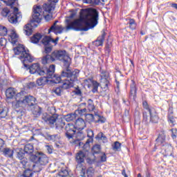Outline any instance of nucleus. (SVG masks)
<instances>
[{"mask_svg": "<svg viewBox=\"0 0 177 177\" xmlns=\"http://www.w3.org/2000/svg\"><path fill=\"white\" fill-rule=\"evenodd\" d=\"M58 175L60 177H67L68 176V171L64 169H62L61 171L58 173Z\"/></svg>", "mask_w": 177, "mask_h": 177, "instance_id": "ea45409f", "label": "nucleus"}, {"mask_svg": "<svg viewBox=\"0 0 177 177\" xmlns=\"http://www.w3.org/2000/svg\"><path fill=\"white\" fill-rule=\"evenodd\" d=\"M19 39V36L16 33V31L11 30L10 34L9 41H10L11 44H16Z\"/></svg>", "mask_w": 177, "mask_h": 177, "instance_id": "5701e85b", "label": "nucleus"}, {"mask_svg": "<svg viewBox=\"0 0 177 177\" xmlns=\"http://www.w3.org/2000/svg\"><path fill=\"white\" fill-rule=\"evenodd\" d=\"M48 82V75L46 77H43L37 79V84L39 86H42V85H45Z\"/></svg>", "mask_w": 177, "mask_h": 177, "instance_id": "c85d7f7f", "label": "nucleus"}, {"mask_svg": "<svg viewBox=\"0 0 177 177\" xmlns=\"http://www.w3.org/2000/svg\"><path fill=\"white\" fill-rule=\"evenodd\" d=\"M86 157V155L85 154V152L82 151H79L77 153H76V162L78 164H82V162H84L85 161V158Z\"/></svg>", "mask_w": 177, "mask_h": 177, "instance_id": "a211bd4d", "label": "nucleus"}, {"mask_svg": "<svg viewBox=\"0 0 177 177\" xmlns=\"http://www.w3.org/2000/svg\"><path fill=\"white\" fill-rule=\"evenodd\" d=\"M127 26H129L131 30H135V28H136V23L135 22V19H129V22L127 23Z\"/></svg>", "mask_w": 177, "mask_h": 177, "instance_id": "473e14b6", "label": "nucleus"}, {"mask_svg": "<svg viewBox=\"0 0 177 177\" xmlns=\"http://www.w3.org/2000/svg\"><path fill=\"white\" fill-rule=\"evenodd\" d=\"M55 65H50L49 66V68L46 69V75H47V78L51 79L53 80V82H55V84H59V82L61 81H63V80L62 78H63L64 77H60V76H56V75H55Z\"/></svg>", "mask_w": 177, "mask_h": 177, "instance_id": "9d476101", "label": "nucleus"}, {"mask_svg": "<svg viewBox=\"0 0 177 177\" xmlns=\"http://www.w3.org/2000/svg\"><path fill=\"white\" fill-rule=\"evenodd\" d=\"M171 138L173 139H176V136H177V129H171Z\"/></svg>", "mask_w": 177, "mask_h": 177, "instance_id": "3c124183", "label": "nucleus"}, {"mask_svg": "<svg viewBox=\"0 0 177 177\" xmlns=\"http://www.w3.org/2000/svg\"><path fill=\"white\" fill-rule=\"evenodd\" d=\"M142 106H143L144 109H145L146 110H148V111H149V110L151 109L149 108V104H147V102H146V101H144L142 102Z\"/></svg>", "mask_w": 177, "mask_h": 177, "instance_id": "4d7b16f0", "label": "nucleus"}, {"mask_svg": "<svg viewBox=\"0 0 177 177\" xmlns=\"http://www.w3.org/2000/svg\"><path fill=\"white\" fill-rule=\"evenodd\" d=\"M19 20H21V13L19 12V8L15 7L13 13L8 16V21L12 24H16Z\"/></svg>", "mask_w": 177, "mask_h": 177, "instance_id": "f8f14e48", "label": "nucleus"}, {"mask_svg": "<svg viewBox=\"0 0 177 177\" xmlns=\"http://www.w3.org/2000/svg\"><path fill=\"white\" fill-rule=\"evenodd\" d=\"M75 118H77V114L75 113H71L65 116V120L67 121V122H70V121H74Z\"/></svg>", "mask_w": 177, "mask_h": 177, "instance_id": "7c9ffc66", "label": "nucleus"}, {"mask_svg": "<svg viewBox=\"0 0 177 177\" xmlns=\"http://www.w3.org/2000/svg\"><path fill=\"white\" fill-rule=\"evenodd\" d=\"M78 114H80V115H85L86 114V109L85 108L82 109H79L77 111Z\"/></svg>", "mask_w": 177, "mask_h": 177, "instance_id": "864d4df0", "label": "nucleus"}, {"mask_svg": "<svg viewBox=\"0 0 177 177\" xmlns=\"http://www.w3.org/2000/svg\"><path fill=\"white\" fill-rule=\"evenodd\" d=\"M5 147V141L0 138V151H3V148Z\"/></svg>", "mask_w": 177, "mask_h": 177, "instance_id": "5fc2aeb1", "label": "nucleus"}, {"mask_svg": "<svg viewBox=\"0 0 177 177\" xmlns=\"http://www.w3.org/2000/svg\"><path fill=\"white\" fill-rule=\"evenodd\" d=\"M53 92L57 96H60L62 92H63V87H57L53 90Z\"/></svg>", "mask_w": 177, "mask_h": 177, "instance_id": "c03bdc74", "label": "nucleus"}, {"mask_svg": "<svg viewBox=\"0 0 177 177\" xmlns=\"http://www.w3.org/2000/svg\"><path fill=\"white\" fill-rule=\"evenodd\" d=\"M41 119L47 125L50 127V128H55L58 132H62V129H63L64 125H66V123L63 122V119L59 118V115L56 114L50 115L44 113L41 115Z\"/></svg>", "mask_w": 177, "mask_h": 177, "instance_id": "39448f33", "label": "nucleus"}, {"mask_svg": "<svg viewBox=\"0 0 177 177\" xmlns=\"http://www.w3.org/2000/svg\"><path fill=\"white\" fill-rule=\"evenodd\" d=\"M93 138H89L86 142H85V144L84 145V146H88L89 143L92 142Z\"/></svg>", "mask_w": 177, "mask_h": 177, "instance_id": "052dcab7", "label": "nucleus"}, {"mask_svg": "<svg viewBox=\"0 0 177 177\" xmlns=\"http://www.w3.org/2000/svg\"><path fill=\"white\" fill-rule=\"evenodd\" d=\"M24 151H25L26 154H32V153H34V146L32 144L26 145Z\"/></svg>", "mask_w": 177, "mask_h": 177, "instance_id": "bb28decb", "label": "nucleus"}, {"mask_svg": "<svg viewBox=\"0 0 177 177\" xmlns=\"http://www.w3.org/2000/svg\"><path fill=\"white\" fill-rule=\"evenodd\" d=\"M88 110L90 111H93L95 110V105L93 104V101L91 99H88Z\"/></svg>", "mask_w": 177, "mask_h": 177, "instance_id": "c9c22d12", "label": "nucleus"}, {"mask_svg": "<svg viewBox=\"0 0 177 177\" xmlns=\"http://www.w3.org/2000/svg\"><path fill=\"white\" fill-rule=\"evenodd\" d=\"M75 94H76L77 96H82V91H81V88H80V86L75 87V89L74 91Z\"/></svg>", "mask_w": 177, "mask_h": 177, "instance_id": "de8ad7c7", "label": "nucleus"}, {"mask_svg": "<svg viewBox=\"0 0 177 177\" xmlns=\"http://www.w3.org/2000/svg\"><path fill=\"white\" fill-rule=\"evenodd\" d=\"M143 121L146 122V124H150L151 122L150 116L147 115V112L143 113Z\"/></svg>", "mask_w": 177, "mask_h": 177, "instance_id": "79ce46f5", "label": "nucleus"}, {"mask_svg": "<svg viewBox=\"0 0 177 177\" xmlns=\"http://www.w3.org/2000/svg\"><path fill=\"white\" fill-rule=\"evenodd\" d=\"M48 138H49L50 140H56V135L48 136Z\"/></svg>", "mask_w": 177, "mask_h": 177, "instance_id": "e2e57ef3", "label": "nucleus"}, {"mask_svg": "<svg viewBox=\"0 0 177 177\" xmlns=\"http://www.w3.org/2000/svg\"><path fill=\"white\" fill-rule=\"evenodd\" d=\"M106 160H107V158L106 157V154H103L102 156H101V161L102 162H106Z\"/></svg>", "mask_w": 177, "mask_h": 177, "instance_id": "680f3d73", "label": "nucleus"}, {"mask_svg": "<svg viewBox=\"0 0 177 177\" xmlns=\"http://www.w3.org/2000/svg\"><path fill=\"white\" fill-rule=\"evenodd\" d=\"M15 153L17 156V158H19L20 160L19 162L21 165H23V163L21 162L24 160H27L26 158H24V151L22 149H15Z\"/></svg>", "mask_w": 177, "mask_h": 177, "instance_id": "f3484780", "label": "nucleus"}, {"mask_svg": "<svg viewBox=\"0 0 177 177\" xmlns=\"http://www.w3.org/2000/svg\"><path fill=\"white\" fill-rule=\"evenodd\" d=\"M65 135L66 138L68 139V140H71V138H73V136L77 132V129L75 128V126H74V124L68 123L65 127Z\"/></svg>", "mask_w": 177, "mask_h": 177, "instance_id": "4468645a", "label": "nucleus"}, {"mask_svg": "<svg viewBox=\"0 0 177 177\" xmlns=\"http://www.w3.org/2000/svg\"><path fill=\"white\" fill-rule=\"evenodd\" d=\"M7 34L8 29L6 28V27L0 25V35L4 37V35H7Z\"/></svg>", "mask_w": 177, "mask_h": 177, "instance_id": "58836bf2", "label": "nucleus"}, {"mask_svg": "<svg viewBox=\"0 0 177 177\" xmlns=\"http://www.w3.org/2000/svg\"><path fill=\"white\" fill-rule=\"evenodd\" d=\"M84 3H93L92 0H83Z\"/></svg>", "mask_w": 177, "mask_h": 177, "instance_id": "0e129e2a", "label": "nucleus"}, {"mask_svg": "<svg viewBox=\"0 0 177 177\" xmlns=\"http://www.w3.org/2000/svg\"><path fill=\"white\" fill-rule=\"evenodd\" d=\"M122 175H123L124 177H128V175H127V173H125V170L122 171Z\"/></svg>", "mask_w": 177, "mask_h": 177, "instance_id": "338daca9", "label": "nucleus"}, {"mask_svg": "<svg viewBox=\"0 0 177 177\" xmlns=\"http://www.w3.org/2000/svg\"><path fill=\"white\" fill-rule=\"evenodd\" d=\"M0 153H3V154H4V156H6V157L12 158V157H13V154H15V149L5 148L4 147L3 151H1Z\"/></svg>", "mask_w": 177, "mask_h": 177, "instance_id": "412c9836", "label": "nucleus"}, {"mask_svg": "<svg viewBox=\"0 0 177 177\" xmlns=\"http://www.w3.org/2000/svg\"><path fill=\"white\" fill-rule=\"evenodd\" d=\"M46 149L49 154H52V153H53V147H52V145H46Z\"/></svg>", "mask_w": 177, "mask_h": 177, "instance_id": "8fccbe9b", "label": "nucleus"}, {"mask_svg": "<svg viewBox=\"0 0 177 177\" xmlns=\"http://www.w3.org/2000/svg\"><path fill=\"white\" fill-rule=\"evenodd\" d=\"M59 21H55L53 26L50 28L48 30V32H50V31H53V32H55V34H62L63 32V27L62 26H57V23Z\"/></svg>", "mask_w": 177, "mask_h": 177, "instance_id": "2eb2a0df", "label": "nucleus"}, {"mask_svg": "<svg viewBox=\"0 0 177 177\" xmlns=\"http://www.w3.org/2000/svg\"><path fill=\"white\" fill-rule=\"evenodd\" d=\"M171 7H172V8H174V9H176V10H177V3H172V4H171Z\"/></svg>", "mask_w": 177, "mask_h": 177, "instance_id": "774afa93", "label": "nucleus"}, {"mask_svg": "<svg viewBox=\"0 0 177 177\" xmlns=\"http://www.w3.org/2000/svg\"><path fill=\"white\" fill-rule=\"evenodd\" d=\"M106 37V32H103L102 35L98 37L95 41H94V44L96 46H102L103 45V42H104V37Z\"/></svg>", "mask_w": 177, "mask_h": 177, "instance_id": "4be33fe9", "label": "nucleus"}, {"mask_svg": "<svg viewBox=\"0 0 177 177\" xmlns=\"http://www.w3.org/2000/svg\"><path fill=\"white\" fill-rule=\"evenodd\" d=\"M93 121H95V122H101V124H104V122H106V118L95 113L93 115Z\"/></svg>", "mask_w": 177, "mask_h": 177, "instance_id": "cd10ccee", "label": "nucleus"}, {"mask_svg": "<svg viewBox=\"0 0 177 177\" xmlns=\"http://www.w3.org/2000/svg\"><path fill=\"white\" fill-rule=\"evenodd\" d=\"M100 85L102 89V91H101L102 95L106 96L109 93V86L110 85V76L106 71L101 73Z\"/></svg>", "mask_w": 177, "mask_h": 177, "instance_id": "6e6552de", "label": "nucleus"}, {"mask_svg": "<svg viewBox=\"0 0 177 177\" xmlns=\"http://www.w3.org/2000/svg\"><path fill=\"white\" fill-rule=\"evenodd\" d=\"M56 60L63 62L66 68L70 66V57L66 54V50H55L51 55L43 56L41 63L42 64H48L49 63H53Z\"/></svg>", "mask_w": 177, "mask_h": 177, "instance_id": "f03ea898", "label": "nucleus"}, {"mask_svg": "<svg viewBox=\"0 0 177 177\" xmlns=\"http://www.w3.org/2000/svg\"><path fill=\"white\" fill-rule=\"evenodd\" d=\"M156 142L158 145H162L165 142V134H160L156 139Z\"/></svg>", "mask_w": 177, "mask_h": 177, "instance_id": "f704fd0d", "label": "nucleus"}, {"mask_svg": "<svg viewBox=\"0 0 177 177\" xmlns=\"http://www.w3.org/2000/svg\"><path fill=\"white\" fill-rule=\"evenodd\" d=\"M30 160L33 162H37V164H39L41 167L46 165V164L49 162V158H48L46 155L39 152L35 155H31Z\"/></svg>", "mask_w": 177, "mask_h": 177, "instance_id": "1a4fd4ad", "label": "nucleus"}, {"mask_svg": "<svg viewBox=\"0 0 177 177\" xmlns=\"http://www.w3.org/2000/svg\"><path fill=\"white\" fill-rule=\"evenodd\" d=\"M35 97L31 95H26L24 91L15 95V100L12 102L13 109H24V107H32L35 106Z\"/></svg>", "mask_w": 177, "mask_h": 177, "instance_id": "7ed1b4c3", "label": "nucleus"}, {"mask_svg": "<svg viewBox=\"0 0 177 177\" xmlns=\"http://www.w3.org/2000/svg\"><path fill=\"white\" fill-rule=\"evenodd\" d=\"M29 72L30 74H37L38 75H45L46 74V70L39 67V64H33L29 68Z\"/></svg>", "mask_w": 177, "mask_h": 177, "instance_id": "ddd939ff", "label": "nucleus"}, {"mask_svg": "<svg viewBox=\"0 0 177 177\" xmlns=\"http://www.w3.org/2000/svg\"><path fill=\"white\" fill-rule=\"evenodd\" d=\"M87 136H88V138H93V131L88 129L87 131Z\"/></svg>", "mask_w": 177, "mask_h": 177, "instance_id": "6e6d98bb", "label": "nucleus"}, {"mask_svg": "<svg viewBox=\"0 0 177 177\" xmlns=\"http://www.w3.org/2000/svg\"><path fill=\"white\" fill-rule=\"evenodd\" d=\"M6 42H7L6 39H5L4 37L0 38V46H6Z\"/></svg>", "mask_w": 177, "mask_h": 177, "instance_id": "603ef678", "label": "nucleus"}, {"mask_svg": "<svg viewBox=\"0 0 177 177\" xmlns=\"http://www.w3.org/2000/svg\"><path fill=\"white\" fill-rule=\"evenodd\" d=\"M41 107L37 104H35L31 109L32 113L35 117H39L41 115Z\"/></svg>", "mask_w": 177, "mask_h": 177, "instance_id": "b1692460", "label": "nucleus"}, {"mask_svg": "<svg viewBox=\"0 0 177 177\" xmlns=\"http://www.w3.org/2000/svg\"><path fill=\"white\" fill-rule=\"evenodd\" d=\"M92 84H93L92 92L93 93H96V92H97V88H99V83H97V82L96 81H93Z\"/></svg>", "mask_w": 177, "mask_h": 177, "instance_id": "37998d69", "label": "nucleus"}, {"mask_svg": "<svg viewBox=\"0 0 177 177\" xmlns=\"http://www.w3.org/2000/svg\"><path fill=\"white\" fill-rule=\"evenodd\" d=\"M100 3V0H94V2L92 3L93 5H99Z\"/></svg>", "mask_w": 177, "mask_h": 177, "instance_id": "69168bd1", "label": "nucleus"}, {"mask_svg": "<svg viewBox=\"0 0 177 177\" xmlns=\"http://www.w3.org/2000/svg\"><path fill=\"white\" fill-rule=\"evenodd\" d=\"M75 127L77 129H80L82 131L86 127V124L85 123V120L82 118H78L75 122Z\"/></svg>", "mask_w": 177, "mask_h": 177, "instance_id": "aec40b11", "label": "nucleus"}, {"mask_svg": "<svg viewBox=\"0 0 177 177\" xmlns=\"http://www.w3.org/2000/svg\"><path fill=\"white\" fill-rule=\"evenodd\" d=\"M86 175L88 177H93L95 175V169L89 167L86 171Z\"/></svg>", "mask_w": 177, "mask_h": 177, "instance_id": "a19ab883", "label": "nucleus"}, {"mask_svg": "<svg viewBox=\"0 0 177 177\" xmlns=\"http://www.w3.org/2000/svg\"><path fill=\"white\" fill-rule=\"evenodd\" d=\"M41 38H42V35H41L39 33H37L31 37V42H32V44H38Z\"/></svg>", "mask_w": 177, "mask_h": 177, "instance_id": "c756f323", "label": "nucleus"}, {"mask_svg": "<svg viewBox=\"0 0 177 177\" xmlns=\"http://www.w3.org/2000/svg\"><path fill=\"white\" fill-rule=\"evenodd\" d=\"M10 12L9 8H3L1 11V15L3 16V17H6V16L9 15Z\"/></svg>", "mask_w": 177, "mask_h": 177, "instance_id": "49530a36", "label": "nucleus"}, {"mask_svg": "<svg viewBox=\"0 0 177 177\" xmlns=\"http://www.w3.org/2000/svg\"><path fill=\"white\" fill-rule=\"evenodd\" d=\"M113 149L115 150V151L121 150V143H120L118 141L115 142L113 145Z\"/></svg>", "mask_w": 177, "mask_h": 177, "instance_id": "4c0bfd02", "label": "nucleus"}, {"mask_svg": "<svg viewBox=\"0 0 177 177\" xmlns=\"http://www.w3.org/2000/svg\"><path fill=\"white\" fill-rule=\"evenodd\" d=\"M24 31L26 35L30 36L32 34V25L31 24H27L24 27Z\"/></svg>", "mask_w": 177, "mask_h": 177, "instance_id": "a878e982", "label": "nucleus"}, {"mask_svg": "<svg viewBox=\"0 0 177 177\" xmlns=\"http://www.w3.org/2000/svg\"><path fill=\"white\" fill-rule=\"evenodd\" d=\"M78 75H80V71L77 69L71 71L67 67L62 71L61 77H66V79L62 80V88L70 89V88H73L74 86V82L78 78Z\"/></svg>", "mask_w": 177, "mask_h": 177, "instance_id": "20e7f679", "label": "nucleus"}, {"mask_svg": "<svg viewBox=\"0 0 177 177\" xmlns=\"http://www.w3.org/2000/svg\"><path fill=\"white\" fill-rule=\"evenodd\" d=\"M99 20V13L93 8L82 10L80 12V19L70 23L69 19H66L68 23L66 30H75L76 31H88V28H93L97 26Z\"/></svg>", "mask_w": 177, "mask_h": 177, "instance_id": "f257e3e1", "label": "nucleus"}, {"mask_svg": "<svg viewBox=\"0 0 177 177\" xmlns=\"http://www.w3.org/2000/svg\"><path fill=\"white\" fill-rule=\"evenodd\" d=\"M149 113L150 115L151 122L153 124H157L158 122V115H157V112H156V109L151 108V109H149Z\"/></svg>", "mask_w": 177, "mask_h": 177, "instance_id": "dca6fc26", "label": "nucleus"}, {"mask_svg": "<svg viewBox=\"0 0 177 177\" xmlns=\"http://www.w3.org/2000/svg\"><path fill=\"white\" fill-rule=\"evenodd\" d=\"M130 88L131 95H136V84L135 83V81H131Z\"/></svg>", "mask_w": 177, "mask_h": 177, "instance_id": "72a5a7b5", "label": "nucleus"}, {"mask_svg": "<svg viewBox=\"0 0 177 177\" xmlns=\"http://www.w3.org/2000/svg\"><path fill=\"white\" fill-rule=\"evenodd\" d=\"M41 42L44 46H51L50 44H52V42L55 41V39L50 38V37L46 36L42 39Z\"/></svg>", "mask_w": 177, "mask_h": 177, "instance_id": "393cba45", "label": "nucleus"}, {"mask_svg": "<svg viewBox=\"0 0 177 177\" xmlns=\"http://www.w3.org/2000/svg\"><path fill=\"white\" fill-rule=\"evenodd\" d=\"M97 138L103 142V143H107V137L103 134V133H100L97 134Z\"/></svg>", "mask_w": 177, "mask_h": 177, "instance_id": "e433bc0d", "label": "nucleus"}, {"mask_svg": "<svg viewBox=\"0 0 177 177\" xmlns=\"http://www.w3.org/2000/svg\"><path fill=\"white\" fill-rule=\"evenodd\" d=\"M53 49V46H45L44 50L43 51L44 56H46V55H49L50 52H52Z\"/></svg>", "mask_w": 177, "mask_h": 177, "instance_id": "2f4dec72", "label": "nucleus"}, {"mask_svg": "<svg viewBox=\"0 0 177 177\" xmlns=\"http://www.w3.org/2000/svg\"><path fill=\"white\" fill-rule=\"evenodd\" d=\"M169 121L173 125H175V118L174 117L169 116Z\"/></svg>", "mask_w": 177, "mask_h": 177, "instance_id": "bf43d9fd", "label": "nucleus"}, {"mask_svg": "<svg viewBox=\"0 0 177 177\" xmlns=\"http://www.w3.org/2000/svg\"><path fill=\"white\" fill-rule=\"evenodd\" d=\"M86 120H87L88 122H92V121H93V114L92 113L86 114Z\"/></svg>", "mask_w": 177, "mask_h": 177, "instance_id": "09e8293b", "label": "nucleus"}, {"mask_svg": "<svg viewBox=\"0 0 177 177\" xmlns=\"http://www.w3.org/2000/svg\"><path fill=\"white\" fill-rule=\"evenodd\" d=\"M84 133L80 132L78 130H77L76 133H75L73 135L72 138H71V143H75V145H77V146L81 147V146L84 145V143L81 142V140H84Z\"/></svg>", "mask_w": 177, "mask_h": 177, "instance_id": "9b49d317", "label": "nucleus"}, {"mask_svg": "<svg viewBox=\"0 0 177 177\" xmlns=\"http://www.w3.org/2000/svg\"><path fill=\"white\" fill-rule=\"evenodd\" d=\"M16 95V89L14 88L10 87L6 91V96L7 99H13Z\"/></svg>", "mask_w": 177, "mask_h": 177, "instance_id": "6ab92c4d", "label": "nucleus"}, {"mask_svg": "<svg viewBox=\"0 0 177 177\" xmlns=\"http://www.w3.org/2000/svg\"><path fill=\"white\" fill-rule=\"evenodd\" d=\"M15 55H19V59L23 63L24 67H28L27 63H32L34 58L28 53V50H26L24 46L19 44L13 49Z\"/></svg>", "mask_w": 177, "mask_h": 177, "instance_id": "0eeeda50", "label": "nucleus"}, {"mask_svg": "<svg viewBox=\"0 0 177 177\" xmlns=\"http://www.w3.org/2000/svg\"><path fill=\"white\" fill-rule=\"evenodd\" d=\"M44 16V18L47 21H49V20H50V19H52V15H49V14H47L45 15V14H43Z\"/></svg>", "mask_w": 177, "mask_h": 177, "instance_id": "13d9d810", "label": "nucleus"}, {"mask_svg": "<svg viewBox=\"0 0 177 177\" xmlns=\"http://www.w3.org/2000/svg\"><path fill=\"white\" fill-rule=\"evenodd\" d=\"M92 151L94 154H97L100 151V145H95L92 148Z\"/></svg>", "mask_w": 177, "mask_h": 177, "instance_id": "a18cd8bd", "label": "nucleus"}, {"mask_svg": "<svg viewBox=\"0 0 177 177\" xmlns=\"http://www.w3.org/2000/svg\"><path fill=\"white\" fill-rule=\"evenodd\" d=\"M52 11L50 6L45 3L43 7L40 6H35L33 7V13L32 15V19L30 23H41L42 20V16L46 13H50Z\"/></svg>", "mask_w": 177, "mask_h": 177, "instance_id": "423d86ee", "label": "nucleus"}]
</instances>
